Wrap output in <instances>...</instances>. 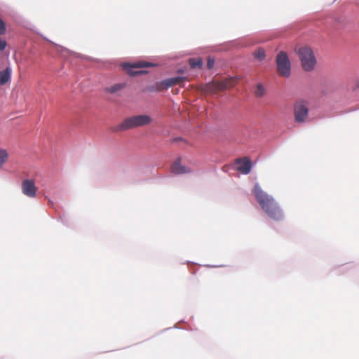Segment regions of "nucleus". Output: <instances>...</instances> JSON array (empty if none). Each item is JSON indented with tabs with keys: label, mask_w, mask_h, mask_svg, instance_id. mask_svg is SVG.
Returning a JSON list of instances; mask_svg holds the SVG:
<instances>
[{
	"label": "nucleus",
	"mask_w": 359,
	"mask_h": 359,
	"mask_svg": "<svg viewBox=\"0 0 359 359\" xmlns=\"http://www.w3.org/2000/svg\"><path fill=\"white\" fill-rule=\"evenodd\" d=\"M253 194L264 212L274 220H280L283 213L274 198L262 190L259 184H255Z\"/></svg>",
	"instance_id": "nucleus-1"
},
{
	"label": "nucleus",
	"mask_w": 359,
	"mask_h": 359,
	"mask_svg": "<svg viewBox=\"0 0 359 359\" xmlns=\"http://www.w3.org/2000/svg\"><path fill=\"white\" fill-rule=\"evenodd\" d=\"M151 118L145 114L133 116L126 118L118 126L117 130L120 131L128 130L132 128L142 127L150 124Z\"/></svg>",
	"instance_id": "nucleus-2"
},
{
	"label": "nucleus",
	"mask_w": 359,
	"mask_h": 359,
	"mask_svg": "<svg viewBox=\"0 0 359 359\" xmlns=\"http://www.w3.org/2000/svg\"><path fill=\"white\" fill-rule=\"evenodd\" d=\"M235 79L233 78L225 79L220 81H212L211 83L201 85L199 89L201 92L210 94H216L218 92L225 90L233 87Z\"/></svg>",
	"instance_id": "nucleus-3"
},
{
	"label": "nucleus",
	"mask_w": 359,
	"mask_h": 359,
	"mask_svg": "<svg viewBox=\"0 0 359 359\" xmlns=\"http://www.w3.org/2000/svg\"><path fill=\"white\" fill-rule=\"evenodd\" d=\"M299 55L303 69L309 72L314 69L316 60L311 48L302 46L296 50Z\"/></svg>",
	"instance_id": "nucleus-4"
},
{
	"label": "nucleus",
	"mask_w": 359,
	"mask_h": 359,
	"mask_svg": "<svg viewBox=\"0 0 359 359\" xmlns=\"http://www.w3.org/2000/svg\"><path fill=\"white\" fill-rule=\"evenodd\" d=\"M276 65L278 74L284 77H288L290 75V62L287 55L280 51L276 57Z\"/></svg>",
	"instance_id": "nucleus-5"
},
{
	"label": "nucleus",
	"mask_w": 359,
	"mask_h": 359,
	"mask_svg": "<svg viewBox=\"0 0 359 359\" xmlns=\"http://www.w3.org/2000/svg\"><path fill=\"white\" fill-rule=\"evenodd\" d=\"M309 108L304 101H298L294 107V116L297 123H303L308 117Z\"/></svg>",
	"instance_id": "nucleus-6"
},
{
	"label": "nucleus",
	"mask_w": 359,
	"mask_h": 359,
	"mask_svg": "<svg viewBox=\"0 0 359 359\" xmlns=\"http://www.w3.org/2000/svg\"><path fill=\"white\" fill-rule=\"evenodd\" d=\"M22 192L24 195L29 198H34L36 196L37 187L33 180L26 179L22 182Z\"/></svg>",
	"instance_id": "nucleus-7"
},
{
	"label": "nucleus",
	"mask_w": 359,
	"mask_h": 359,
	"mask_svg": "<svg viewBox=\"0 0 359 359\" xmlns=\"http://www.w3.org/2000/svg\"><path fill=\"white\" fill-rule=\"evenodd\" d=\"M235 163L238 165L237 170L242 174L247 175L251 170V161L248 157L236 158L235 160Z\"/></svg>",
	"instance_id": "nucleus-8"
},
{
	"label": "nucleus",
	"mask_w": 359,
	"mask_h": 359,
	"mask_svg": "<svg viewBox=\"0 0 359 359\" xmlns=\"http://www.w3.org/2000/svg\"><path fill=\"white\" fill-rule=\"evenodd\" d=\"M186 79L187 78L184 76H177L165 79L158 84V90L166 89L169 87L180 84Z\"/></svg>",
	"instance_id": "nucleus-9"
},
{
	"label": "nucleus",
	"mask_w": 359,
	"mask_h": 359,
	"mask_svg": "<svg viewBox=\"0 0 359 359\" xmlns=\"http://www.w3.org/2000/svg\"><path fill=\"white\" fill-rule=\"evenodd\" d=\"M171 171L176 175L191 173V169L181 164V158H177L171 165Z\"/></svg>",
	"instance_id": "nucleus-10"
},
{
	"label": "nucleus",
	"mask_w": 359,
	"mask_h": 359,
	"mask_svg": "<svg viewBox=\"0 0 359 359\" xmlns=\"http://www.w3.org/2000/svg\"><path fill=\"white\" fill-rule=\"evenodd\" d=\"M126 87L125 83H116L104 88V92L111 94L118 93Z\"/></svg>",
	"instance_id": "nucleus-11"
},
{
	"label": "nucleus",
	"mask_w": 359,
	"mask_h": 359,
	"mask_svg": "<svg viewBox=\"0 0 359 359\" xmlns=\"http://www.w3.org/2000/svg\"><path fill=\"white\" fill-rule=\"evenodd\" d=\"M10 74L11 73L8 68L4 71L0 72V85H4L9 81L11 77Z\"/></svg>",
	"instance_id": "nucleus-12"
},
{
	"label": "nucleus",
	"mask_w": 359,
	"mask_h": 359,
	"mask_svg": "<svg viewBox=\"0 0 359 359\" xmlns=\"http://www.w3.org/2000/svg\"><path fill=\"white\" fill-rule=\"evenodd\" d=\"M8 158V151L4 149L0 148V168L7 161Z\"/></svg>",
	"instance_id": "nucleus-13"
},
{
	"label": "nucleus",
	"mask_w": 359,
	"mask_h": 359,
	"mask_svg": "<svg viewBox=\"0 0 359 359\" xmlns=\"http://www.w3.org/2000/svg\"><path fill=\"white\" fill-rule=\"evenodd\" d=\"M189 63L191 68H196V67L201 68L203 65V61L200 58H198V59L191 58L189 60Z\"/></svg>",
	"instance_id": "nucleus-14"
},
{
	"label": "nucleus",
	"mask_w": 359,
	"mask_h": 359,
	"mask_svg": "<svg viewBox=\"0 0 359 359\" xmlns=\"http://www.w3.org/2000/svg\"><path fill=\"white\" fill-rule=\"evenodd\" d=\"M253 55L255 57L259 60H262L265 57V52L262 48H259L255 51Z\"/></svg>",
	"instance_id": "nucleus-15"
},
{
	"label": "nucleus",
	"mask_w": 359,
	"mask_h": 359,
	"mask_svg": "<svg viewBox=\"0 0 359 359\" xmlns=\"http://www.w3.org/2000/svg\"><path fill=\"white\" fill-rule=\"evenodd\" d=\"M153 65L151 63L146 62H138L133 64L131 65L133 68H142L147 67H151Z\"/></svg>",
	"instance_id": "nucleus-16"
},
{
	"label": "nucleus",
	"mask_w": 359,
	"mask_h": 359,
	"mask_svg": "<svg viewBox=\"0 0 359 359\" xmlns=\"http://www.w3.org/2000/svg\"><path fill=\"white\" fill-rule=\"evenodd\" d=\"M255 93L257 97H262L264 95V88L262 84H257Z\"/></svg>",
	"instance_id": "nucleus-17"
},
{
	"label": "nucleus",
	"mask_w": 359,
	"mask_h": 359,
	"mask_svg": "<svg viewBox=\"0 0 359 359\" xmlns=\"http://www.w3.org/2000/svg\"><path fill=\"white\" fill-rule=\"evenodd\" d=\"M6 32L5 22L0 18V35H4Z\"/></svg>",
	"instance_id": "nucleus-18"
},
{
	"label": "nucleus",
	"mask_w": 359,
	"mask_h": 359,
	"mask_svg": "<svg viewBox=\"0 0 359 359\" xmlns=\"http://www.w3.org/2000/svg\"><path fill=\"white\" fill-rule=\"evenodd\" d=\"M215 60L210 57H208L207 62V67L209 69H211L214 67Z\"/></svg>",
	"instance_id": "nucleus-19"
},
{
	"label": "nucleus",
	"mask_w": 359,
	"mask_h": 359,
	"mask_svg": "<svg viewBox=\"0 0 359 359\" xmlns=\"http://www.w3.org/2000/svg\"><path fill=\"white\" fill-rule=\"evenodd\" d=\"M142 72H143L142 71L131 72L130 74L133 76H135V75L142 74Z\"/></svg>",
	"instance_id": "nucleus-20"
},
{
	"label": "nucleus",
	"mask_w": 359,
	"mask_h": 359,
	"mask_svg": "<svg viewBox=\"0 0 359 359\" xmlns=\"http://www.w3.org/2000/svg\"><path fill=\"white\" fill-rule=\"evenodd\" d=\"M356 86H357V87H359V80L357 81Z\"/></svg>",
	"instance_id": "nucleus-21"
}]
</instances>
